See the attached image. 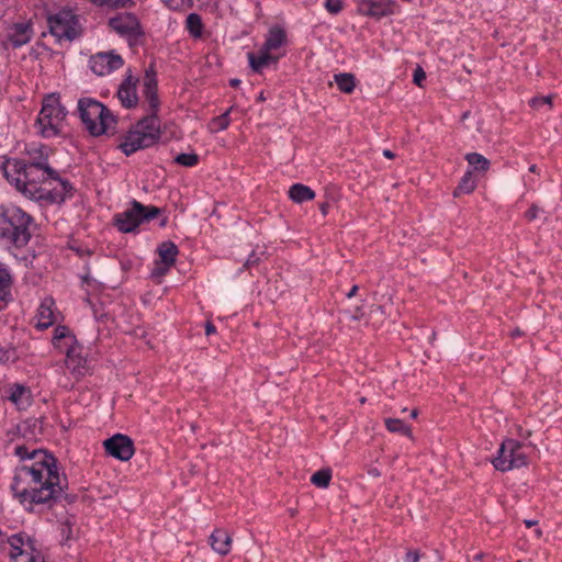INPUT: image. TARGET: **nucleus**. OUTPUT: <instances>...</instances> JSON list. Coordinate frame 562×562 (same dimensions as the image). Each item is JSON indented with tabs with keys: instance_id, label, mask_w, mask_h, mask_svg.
Segmentation results:
<instances>
[{
	"instance_id": "f257e3e1",
	"label": "nucleus",
	"mask_w": 562,
	"mask_h": 562,
	"mask_svg": "<svg viewBox=\"0 0 562 562\" xmlns=\"http://www.w3.org/2000/svg\"><path fill=\"white\" fill-rule=\"evenodd\" d=\"M14 456L23 462L16 467L11 484L14 496L23 505L46 504L66 497V477L60 476L57 460L46 450L15 445Z\"/></svg>"
},
{
	"instance_id": "f03ea898",
	"label": "nucleus",
	"mask_w": 562,
	"mask_h": 562,
	"mask_svg": "<svg viewBox=\"0 0 562 562\" xmlns=\"http://www.w3.org/2000/svg\"><path fill=\"white\" fill-rule=\"evenodd\" d=\"M0 169L5 179L14 184L18 191L30 200L47 203H63L72 187L67 180L59 178L61 189H46L47 180H53L44 170V167L24 166L19 159H5L0 164Z\"/></svg>"
},
{
	"instance_id": "7ed1b4c3",
	"label": "nucleus",
	"mask_w": 562,
	"mask_h": 562,
	"mask_svg": "<svg viewBox=\"0 0 562 562\" xmlns=\"http://www.w3.org/2000/svg\"><path fill=\"white\" fill-rule=\"evenodd\" d=\"M144 98L148 103L147 115L139 120L122 138L119 148L130 156L139 149L155 145L161 136L159 119V99L157 93L156 72L147 69L144 77Z\"/></svg>"
},
{
	"instance_id": "20e7f679",
	"label": "nucleus",
	"mask_w": 562,
	"mask_h": 562,
	"mask_svg": "<svg viewBox=\"0 0 562 562\" xmlns=\"http://www.w3.org/2000/svg\"><path fill=\"white\" fill-rule=\"evenodd\" d=\"M32 217L14 204H0V239L24 247L30 238L29 226Z\"/></svg>"
},
{
	"instance_id": "39448f33",
	"label": "nucleus",
	"mask_w": 562,
	"mask_h": 562,
	"mask_svg": "<svg viewBox=\"0 0 562 562\" xmlns=\"http://www.w3.org/2000/svg\"><path fill=\"white\" fill-rule=\"evenodd\" d=\"M78 112L90 135L97 137L115 132L116 117L101 102L91 98H82L78 101Z\"/></svg>"
},
{
	"instance_id": "423d86ee",
	"label": "nucleus",
	"mask_w": 562,
	"mask_h": 562,
	"mask_svg": "<svg viewBox=\"0 0 562 562\" xmlns=\"http://www.w3.org/2000/svg\"><path fill=\"white\" fill-rule=\"evenodd\" d=\"M67 115L58 95H46L36 120L40 134L45 138L57 136L61 132V124Z\"/></svg>"
},
{
	"instance_id": "0eeeda50",
	"label": "nucleus",
	"mask_w": 562,
	"mask_h": 562,
	"mask_svg": "<svg viewBox=\"0 0 562 562\" xmlns=\"http://www.w3.org/2000/svg\"><path fill=\"white\" fill-rule=\"evenodd\" d=\"M161 210L157 206H145L140 202L134 200L131 207L114 217V225L120 232L131 233L135 231L142 223L149 222L160 214Z\"/></svg>"
},
{
	"instance_id": "6e6552de",
	"label": "nucleus",
	"mask_w": 562,
	"mask_h": 562,
	"mask_svg": "<svg viewBox=\"0 0 562 562\" xmlns=\"http://www.w3.org/2000/svg\"><path fill=\"white\" fill-rule=\"evenodd\" d=\"M522 448L524 445L515 439L505 440L498 449L497 457L492 461L495 469L506 472L527 465L528 457Z\"/></svg>"
},
{
	"instance_id": "1a4fd4ad",
	"label": "nucleus",
	"mask_w": 562,
	"mask_h": 562,
	"mask_svg": "<svg viewBox=\"0 0 562 562\" xmlns=\"http://www.w3.org/2000/svg\"><path fill=\"white\" fill-rule=\"evenodd\" d=\"M50 34L58 42L63 40L74 41L79 36L78 18L70 10H61L48 18Z\"/></svg>"
},
{
	"instance_id": "9d476101",
	"label": "nucleus",
	"mask_w": 562,
	"mask_h": 562,
	"mask_svg": "<svg viewBox=\"0 0 562 562\" xmlns=\"http://www.w3.org/2000/svg\"><path fill=\"white\" fill-rule=\"evenodd\" d=\"M5 542H8L12 549L10 557L13 560H16L24 554L27 555L25 562H37L41 558V554L35 547V540L25 532H19L7 537Z\"/></svg>"
},
{
	"instance_id": "9b49d317",
	"label": "nucleus",
	"mask_w": 562,
	"mask_h": 562,
	"mask_svg": "<svg viewBox=\"0 0 562 562\" xmlns=\"http://www.w3.org/2000/svg\"><path fill=\"white\" fill-rule=\"evenodd\" d=\"M103 446L108 454L121 461H128L135 452L133 440L122 434H116L104 440Z\"/></svg>"
},
{
	"instance_id": "f8f14e48",
	"label": "nucleus",
	"mask_w": 562,
	"mask_h": 562,
	"mask_svg": "<svg viewBox=\"0 0 562 562\" xmlns=\"http://www.w3.org/2000/svg\"><path fill=\"white\" fill-rule=\"evenodd\" d=\"M53 154L52 147L47 145L33 146L27 149V159L21 160L24 166L44 167V170L53 178L59 180L58 172L49 166L48 158Z\"/></svg>"
},
{
	"instance_id": "ddd939ff",
	"label": "nucleus",
	"mask_w": 562,
	"mask_h": 562,
	"mask_svg": "<svg viewBox=\"0 0 562 562\" xmlns=\"http://www.w3.org/2000/svg\"><path fill=\"white\" fill-rule=\"evenodd\" d=\"M123 58L113 53H98L89 60L90 69L98 76H105L123 66Z\"/></svg>"
},
{
	"instance_id": "4468645a",
	"label": "nucleus",
	"mask_w": 562,
	"mask_h": 562,
	"mask_svg": "<svg viewBox=\"0 0 562 562\" xmlns=\"http://www.w3.org/2000/svg\"><path fill=\"white\" fill-rule=\"evenodd\" d=\"M32 35L33 30L30 23H15L5 30L2 43L5 48H19L27 44Z\"/></svg>"
},
{
	"instance_id": "2eb2a0df",
	"label": "nucleus",
	"mask_w": 562,
	"mask_h": 562,
	"mask_svg": "<svg viewBox=\"0 0 562 562\" xmlns=\"http://www.w3.org/2000/svg\"><path fill=\"white\" fill-rule=\"evenodd\" d=\"M394 2L391 0H361L358 11L362 15L380 19L394 13Z\"/></svg>"
},
{
	"instance_id": "dca6fc26",
	"label": "nucleus",
	"mask_w": 562,
	"mask_h": 562,
	"mask_svg": "<svg viewBox=\"0 0 562 562\" xmlns=\"http://www.w3.org/2000/svg\"><path fill=\"white\" fill-rule=\"evenodd\" d=\"M109 26L120 35L135 34L139 22L133 13H122L109 20Z\"/></svg>"
},
{
	"instance_id": "f3484780",
	"label": "nucleus",
	"mask_w": 562,
	"mask_h": 562,
	"mask_svg": "<svg viewBox=\"0 0 562 562\" xmlns=\"http://www.w3.org/2000/svg\"><path fill=\"white\" fill-rule=\"evenodd\" d=\"M67 369L76 376H83L88 372L86 358L81 357L78 346H70L66 351L65 360Z\"/></svg>"
},
{
	"instance_id": "a211bd4d",
	"label": "nucleus",
	"mask_w": 562,
	"mask_h": 562,
	"mask_svg": "<svg viewBox=\"0 0 562 562\" xmlns=\"http://www.w3.org/2000/svg\"><path fill=\"white\" fill-rule=\"evenodd\" d=\"M138 79L134 78L132 75H128L124 81L120 85L117 91V98L121 101L122 105L125 108H133L138 102V97L136 93V83Z\"/></svg>"
},
{
	"instance_id": "6ab92c4d",
	"label": "nucleus",
	"mask_w": 562,
	"mask_h": 562,
	"mask_svg": "<svg viewBox=\"0 0 562 562\" xmlns=\"http://www.w3.org/2000/svg\"><path fill=\"white\" fill-rule=\"evenodd\" d=\"M247 56L250 68L258 74L261 72L263 68H267L270 65H276L280 58V55H273V53H270L262 47L257 54L248 53Z\"/></svg>"
},
{
	"instance_id": "aec40b11",
	"label": "nucleus",
	"mask_w": 562,
	"mask_h": 562,
	"mask_svg": "<svg viewBox=\"0 0 562 562\" xmlns=\"http://www.w3.org/2000/svg\"><path fill=\"white\" fill-rule=\"evenodd\" d=\"M212 549L221 555H226L231 551L232 537L224 529H215L210 536Z\"/></svg>"
},
{
	"instance_id": "412c9836",
	"label": "nucleus",
	"mask_w": 562,
	"mask_h": 562,
	"mask_svg": "<svg viewBox=\"0 0 562 562\" xmlns=\"http://www.w3.org/2000/svg\"><path fill=\"white\" fill-rule=\"evenodd\" d=\"M37 327L48 328L55 323L54 301L52 297H46L40 305L37 312Z\"/></svg>"
},
{
	"instance_id": "4be33fe9",
	"label": "nucleus",
	"mask_w": 562,
	"mask_h": 562,
	"mask_svg": "<svg viewBox=\"0 0 562 562\" xmlns=\"http://www.w3.org/2000/svg\"><path fill=\"white\" fill-rule=\"evenodd\" d=\"M397 314V311L392 305L384 304L372 307L369 317L373 326L380 327L384 324V316H387L392 323H395Z\"/></svg>"
},
{
	"instance_id": "5701e85b",
	"label": "nucleus",
	"mask_w": 562,
	"mask_h": 562,
	"mask_svg": "<svg viewBox=\"0 0 562 562\" xmlns=\"http://www.w3.org/2000/svg\"><path fill=\"white\" fill-rule=\"evenodd\" d=\"M286 42V34L283 29L279 26H273L269 30L266 41L262 45V48L272 53L277 50Z\"/></svg>"
},
{
	"instance_id": "b1692460",
	"label": "nucleus",
	"mask_w": 562,
	"mask_h": 562,
	"mask_svg": "<svg viewBox=\"0 0 562 562\" xmlns=\"http://www.w3.org/2000/svg\"><path fill=\"white\" fill-rule=\"evenodd\" d=\"M53 342L57 348L67 351L70 346H76V338L67 326H57L54 330Z\"/></svg>"
},
{
	"instance_id": "393cba45",
	"label": "nucleus",
	"mask_w": 562,
	"mask_h": 562,
	"mask_svg": "<svg viewBox=\"0 0 562 562\" xmlns=\"http://www.w3.org/2000/svg\"><path fill=\"white\" fill-rule=\"evenodd\" d=\"M289 196L295 203H303L315 198V192L307 186L295 183L289 189Z\"/></svg>"
},
{
	"instance_id": "a878e982",
	"label": "nucleus",
	"mask_w": 562,
	"mask_h": 562,
	"mask_svg": "<svg viewBox=\"0 0 562 562\" xmlns=\"http://www.w3.org/2000/svg\"><path fill=\"white\" fill-rule=\"evenodd\" d=\"M159 260L162 263L173 266L176 262L177 255L179 252L178 247L172 241H165L158 247Z\"/></svg>"
},
{
	"instance_id": "bb28decb",
	"label": "nucleus",
	"mask_w": 562,
	"mask_h": 562,
	"mask_svg": "<svg viewBox=\"0 0 562 562\" xmlns=\"http://www.w3.org/2000/svg\"><path fill=\"white\" fill-rule=\"evenodd\" d=\"M476 188V181L473 178L472 171H467L461 178L458 187L453 191V196H460L461 194H469Z\"/></svg>"
},
{
	"instance_id": "cd10ccee",
	"label": "nucleus",
	"mask_w": 562,
	"mask_h": 562,
	"mask_svg": "<svg viewBox=\"0 0 562 562\" xmlns=\"http://www.w3.org/2000/svg\"><path fill=\"white\" fill-rule=\"evenodd\" d=\"M202 19L198 13H190L186 20V29L189 34L194 38L202 37L203 33Z\"/></svg>"
},
{
	"instance_id": "c85d7f7f",
	"label": "nucleus",
	"mask_w": 562,
	"mask_h": 562,
	"mask_svg": "<svg viewBox=\"0 0 562 562\" xmlns=\"http://www.w3.org/2000/svg\"><path fill=\"white\" fill-rule=\"evenodd\" d=\"M338 89L344 93H351L356 88V78L352 74L342 72L334 76Z\"/></svg>"
},
{
	"instance_id": "c756f323",
	"label": "nucleus",
	"mask_w": 562,
	"mask_h": 562,
	"mask_svg": "<svg viewBox=\"0 0 562 562\" xmlns=\"http://www.w3.org/2000/svg\"><path fill=\"white\" fill-rule=\"evenodd\" d=\"M93 4L105 10L127 9L135 4L134 0H90Z\"/></svg>"
},
{
	"instance_id": "7c9ffc66",
	"label": "nucleus",
	"mask_w": 562,
	"mask_h": 562,
	"mask_svg": "<svg viewBox=\"0 0 562 562\" xmlns=\"http://www.w3.org/2000/svg\"><path fill=\"white\" fill-rule=\"evenodd\" d=\"M465 160L477 171H487L490 168V160L479 153H469L465 155Z\"/></svg>"
},
{
	"instance_id": "2f4dec72",
	"label": "nucleus",
	"mask_w": 562,
	"mask_h": 562,
	"mask_svg": "<svg viewBox=\"0 0 562 562\" xmlns=\"http://www.w3.org/2000/svg\"><path fill=\"white\" fill-rule=\"evenodd\" d=\"M11 276L8 270L0 265V304L7 302L10 295Z\"/></svg>"
},
{
	"instance_id": "473e14b6",
	"label": "nucleus",
	"mask_w": 562,
	"mask_h": 562,
	"mask_svg": "<svg viewBox=\"0 0 562 562\" xmlns=\"http://www.w3.org/2000/svg\"><path fill=\"white\" fill-rule=\"evenodd\" d=\"M385 427L391 432H400L409 438H413L412 429L408 426H406L401 419L386 418Z\"/></svg>"
},
{
	"instance_id": "72a5a7b5",
	"label": "nucleus",
	"mask_w": 562,
	"mask_h": 562,
	"mask_svg": "<svg viewBox=\"0 0 562 562\" xmlns=\"http://www.w3.org/2000/svg\"><path fill=\"white\" fill-rule=\"evenodd\" d=\"M331 480V471L330 469H322L317 472H315L312 477L311 482L316 485L317 487H327Z\"/></svg>"
},
{
	"instance_id": "f704fd0d",
	"label": "nucleus",
	"mask_w": 562,
	"mask_h": 562,
	"mask_svg": "<svg viewBox=\"0 0 562 562\" xmlns=\"http://www.w3.org/2000/svg\"><path fill=\"white\" fill-rule=\"evenodd\" d=\"M175 162L184 167H194L199 162V156L194 153H182L175 158Z\"/></svg>"
},
{
	"instance_id": "c9c22d12",
	"label": "nucleus",
	"mask_w": 562,
	"mask_h": 562,
	"mask_svg": "<svg viewBox=\"0 0 562 562\" xmlns=\"http://www.w3.org/2000/svg\"><path fill=\"white\" fill-rule=\"evenodd\" d=\"M16 359L15 349L9 344L0 342V362L14 361Z\"/></svg>"
},
{
	"instance_id": "e433bc0d",
	"label": "nucleus",
	"mask_w": 562,
	"mask_h": 562,
	"mask_svg": "<svg viewBox=\"0 0 562 562\" xmlns=\"http://www.w3.org/2000/svg\"><path fill=\"white\" fill-rule=\"evenodd\" d=\"M165 2L173 11H182L193 7V0H166Z\"/></svg>"
},
{
	"instance_id": "4c0bfd02",
	"label": "nucleus",
	"mask_w": 562,
	"mask_h": 562,
	"mask_svg": "<svg viewBox=\"0 0 562 562\" xmlns=\"http://www.w3.org/2000/svg\"><path fill=\"white\" fill-rule=\"evenodd\" d=\"M229 122V111H226L225 113L213 119L212 124L215 131H224L228 127Z\"/></svg>"
},
{
	"instance_id": "58836bf2",
	"label": "nucleus",
	"mask_w": 562,
	"mask_h": 562,
	"mask_svg": "<svg viewBox=\"0 0 562 562\" xmlns=\"http://www.w3.org/2000/svg\"><path fill=\"white\" fill-rule=\"evenodd\" d=\"M26 393H27V390L25 386H23L21 384H15L11 389L9 398L13 403L18 404L22 400L23 395Z\"/></svg>"
},
{
	"instance_id": "ea45409f",
	"label": "nucleus",
	"mask_w": 562,
	"mask_h": 562,
	"mask_svg": "<svg viewBox=\"0 0 562 562\" xmlns=\"http://www.w3.org/2000/svg\"><path fill=\"white\" fill-rule=\"evenodd\" d=\"M548 104L551 106L552 104V97H535L529 101V105L533 109H540L542 105Z\"/></svg>"
},
{
	"instance_id": "a19ab883",
	"label": "nucleus",
	"mask_w": 562,
	"mask_h": 562,
	"mask_svg": "<svg viewBox=\"0 0 562 562\" xmlns=\"http://www.w3.org/2000/svg\"><path fill=\"white\" fill-rule=\"evenodd\" d=\"M171 267H172L171 265H166V263H162L161 260H157L155 262V267L151 271V276L155 278L162 277L168 272V270Z\"/></svg>"
},
{
	"instance_id": "79ce46f5",
	"label": "nucleus",
	"mask_w": 562,
	"mask_h": 562,
	"mask_svg": "<svg viewBox=\"0 0 562 562\" xmlns=\"http://www.w3.org/2000/svg\"><path fill=\"white\" fill-rule=\"evenodd\" d=\"M325 8L329 13L337 14L342 10V1L341 0H326Z\"/></svg>"
},
{
	"instance_id": "37998d69",
	"label": "nucleus",
	"mask_w": 562,
	"mask_h": 562,
	"mask_svg": "<svg viewBox=\"0 0 562 562\" xmlns=\"http://www.w3.org/2000/svg\"><path fill=\"white\" fill-rule=\"evenodd\" d=\"M426 79V74L422 67H417L414 71L413 81L418 87H423V81Z\"/></svg>"
},
{
	"instance_id": "c03bdc74",
	"label": "nucleus",
	"mask_w": 562,
	"mask_h": 562,
	"mask_svg": "<svg viewBox=\"0 0 562 562\" xmlns=\"http://www.w3.org/2000/svg\"><path fill=\"white\" fill-rule=\"evenodd\" d=\"M540 212V207L536 204H532L528 211L525 213V217L528 220V221H533L538 217V214Z\"/></svg>"
},
{
	"instance_id": "a18cd8bd",
	"label": "nucleus",
	"mask_w": 562,
	"mask_h": 562,
	"mask_svg": "<svg viewBox=\"0 0 562 562\" xmlns=\"http://www.w3.org/2000/svg\"><path fill=\"white\" fill-rule=\"evenodd\" d=\"M420 553L418 550H408L405 554V562H418Z\"/></svg>"
},
{
	"instance_id": "49530a36",
	"label": "nucleus",
	"mask_w": 562,
	"mask_h": 562,
	"mask_svg": "<svg viewBox=\"0 0 562 562\" xmlns=\"http://www.w3.org/2000/svg\"><path fill=\"white\" fill-rule=\"evenodd\" d=\"M61 537L64 541H68L71 537V526L68 522L61 525L60 528Z\"/></svg>"
},
{
	"instance_id": "de8ad7c7",
	"label": "nucleus",
	"mask_w": 562,
	"mask_h": 562,
	"mask_svg": "<svg viewBox=\"0 0 562 562\" xmlns=\"http://www.w3.org/2000/svg\"><path fill=\"white\" fill-rule=\"evenodd\" d=\"M258 262H259V257H258L255 252H252V254L248 257V259H247V261L245 262L244 267H245L246 269H249V268H251L252 266L257 265Z\"/></svg>"
},
{
	"instance_id": "09e8293b",
	"label": "nucleus",
	"mask_w": 562,
	"mask_h": 562,
	"mask_svg": "<svg viewBox=\"0 0 562 562\" xmlns=\"http://www.w3.org/2000/svg\"><path fill=\"white\" fill-rule=\"evenodd\" d=\"M329 205L330 204L328 201H325L319 204V210H321V213L323 214V216H326L328 214Z\"/></svg>"
},
{
	"instance_id": "8fccbe9b",
	"label": "nucleus",
	"mask_w": 562,
	"mask_h": 562,
	"mask_svg": "<svg viewBox=\"0 0 562 562\" xmlns=\"http://www.w3.org/2000/svg\"><path fill=\"white\" fill-rule=\"evenodd\" d=\"M215 331H216L215 326H214L211 322H207V323L205 324V334H206L207 336H210V335L214 334Z\"/></svg>"
},
{
	"instance_id": "3c124183",
	"label": "nucleus",
	"mask_w": 562,
	"mask_h": 562,
	"mask_svg": "<svg viewBox=\"0 0 562 562\" xmlns=\"http://www.w3.org/2000/svg\"><path fill=\"white\" fill-rule=\"evenodd\" d=\"M358 289H359V288H358V285H353V286L350 289V291L347 293V297H348V299L353 297V296L356 295V293H357Z\"/></svg>"
},
{
	"instance_id": "603ef678",
	"label": "nucleus",
	"mask_w": 562,
	"mask_h": 562,
	"mask_svg": "<svg viewBox=\"0 0 562 562\" xmlns=\"http://www.w3.org/2000/svg\"><path fill=\"white\" fill-rule=\"evenodd\" d=\"M524 524H525V526L527 528H531V527L536 526L538 524V521L537 520H531V519H525Z\"/></svg>"
},
{
	"instance_id": "864d4df0",
	"label": "nucleus",
	"mask_w": 562,
	"mask_h": 562,
	"mask_svg": "<svg viewBox=\"0 0 562 562\" xmlns=\"http://www.w3.org/2000/svg\"><path fill=\"white\" fill-rule=\"evenodd\" d=\"M383 156L389 158V159H393L395 157V154L392 150H390V149H384L383 150Z\"/></svg>"
},
{
	"instance_id": "5fc2aeb1",
	"label": "nucleus",
	"mask_w": 562,
	"mask_h": 562,
	"mask_svg": "<svg viewBox=\"0 0 562 562\" xmlns=\"http://www.w3.org/2000/svg\"><path fill=\"white\" fill-rule=\"evenodd\" d=\"M518 431H519V436L525 437V438H527V437H529L531 435V431H529V430L522 432V427L521 426L518 427Z\"/></svg>"
},
{
	"instance_id": "6e6d98bb",
	"label": "nucleus",
	"mask_w": 562,
	"mask_h": 562,
	"mask_svg": "<svg viewBox=\"0 0 562 562\" xmlns=\"http://www.w3.org/2000/svg\"><path fill=\"white\" fill-rule=\"evenodd\" d=\"M229 85H231V87L236 88L240 85V80L239 79H231Z\"/></svg>"
},
{
	"instance_id": "4d7b16f0",
	"label": "nucleus",
	"mask_w": 562,
	"mask_h": 562,
	"mask_svg": "<svg viewBox=\"0 0 562 562\" xmlns=\"http://www.w3.org/2000/svg\"><path fill=\"white\" fill-rule=\"evenodd\" d=\"M521 335H522V333L518 328H516L515 330H513L510 333V336L514 337V338L518 337V336H521Z\"/></svg>"
},
{
	"instance_id": "13d9d810",
	"label": "nucleus",
	"mask_w": 562,
	"mask_h": 562,
	"mask_svg": "<svg viewBox=\"0 0 562 562\" xmlns=\"http://www.w3.org/2000/svg\"><path fill=\"white\" fill-rule=\"evenodd\" d=\"M537 170H538V168H537V166H536V165H532V166H530V167H529V171H530V172L536 173V172H537Z\"/></svg>"
},
{
	"instance_id": "bf43d9fd",
	"label": "nucleus",
	"mask_w": 562,
	"mask_h": 562,
	"mask_svg": "<svg viewBox=\"0 0 562 562\" xmlns=\"http://www.w3.org/2000/svg\"><path fill=\"white\" fill-rule=\"evenodd\" d=\"M417 415H418V411H417L416 408H414V409L411 412V416H412L413 418H416V417H417Z\"/></svg>"
},
{
	"instance_id": "052dcab7",
	"label": "nucleus",
	"mask_w": 562,
	"mask_h": 562,
	"mask_svg": "<svg viewBox=\"0 0 562 562\" xmlns=\"http://www.w3.org/2000/svg\"><path fill=\"white\" fill-rule=\"evenodd\" d=\"M475 560H481L483 559V553H479L474 557Z\"/></svg>"
},
{
	"instance_id": "680f3d73",
	"label": "nucleus",
	"mask_w": 562,
	"mask_h": 562,
	"mask_svg": "<svg viewBox=\"0 0 562 562\" xmlns=\"http://www.w3.org/2000/svg\"><path fill=\"white\" fill-rule=\"evenodd\" d=\"M536 533H537V536H538V537H541V536H542V531H541V529H537V530H536Z\"/></svg>"
},
{
	"instance_id": "e2e57ef3",
	"label": "nucleus",
	"mask_w": 562,
	"mask_h": 562,
	"mask_svg": "<svg viewBox=\"0 0 562 562\" xmlns=\"http://www.w3.org/2000/svg\"><path fill=\"white\" fill-rule=\"evenodd\" d=\"M359 401H360L361 404H364L367 402V398L366 397H361Z\"/></svg>"
},
{
	"instance_id": "0e129e2a",
	"label": "nucleus",
	"mask_w": 562,
	"mask_h": 562,
	"mask_svg": "<svg viewBox=\"0 0 562 562\" xmlns=\"http://www.w3.org/2000/svg\"><path fill=\"white\" fill-rule=\"evenodd\" d=\"M83 281L88 282L89 281V277L88 276L83 277Z\"/></svg>"
},
{
	"instance_id": "69168bd1",
	"label": "nucleus",
	"mask_w": 562,
	"mask_h": 562,
	"mask_svg": "<svg viewBox=\"0 0 562 562\" xmlns=\"http://www.w3.org/2000/svg\"><path fill=\"white\" fill-rule=\"evenodd\" d=\"M516 562H521L520 560L516 561Z\"/></svg>"
}]
</instances>
